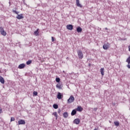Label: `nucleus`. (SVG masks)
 <instances>
[{"instance_id":"nucleus-1","label":"nucleus","mask_w":130,"mask_h":130,"mask_svg":"<svg viewBox=\"0 0 130 130\" xmlns=\"http://www.w3.org/2000/svg\"><path fill=\"white\" fill-rule=\"evenodd\" d=\"M12 12L14 14H16V15H17V16L16 17V18L18 19V20H21V19H23L24 18V16H23V14H18L19 13V12L16 11V10H12Z\"/></svg>"},{"instance_id":"nucleus-2","label":"nucleus","mask_w":130,"mask_h":130,"mask_svg":"<svg viewBox=\"0 0 130 130\" xmlns=\"http://www.w3.org/2000/svg\"><path fill=\"white\" fill-rule=\"evenodd\" d=\"M77 54L78 56V57L80 59H82L83 57H84V55L83 54V52L81 51V50H77Z\"/></svg>"},{"instance_id":"nucleus-3","label":"nucleus","mask_w":130,"mask_h":130,"mask_svg":"<svg viewBox=\"0 0 130 130\" xmlns=\"http://www.w3.org/2000/svg\"><path fill=\"white\" fill-rule=\"evenodd\" d=\"M109 47H110V44L108 43L104 44L103 46V48L105 49V50H107Z\"/></svg>"},{"instance_id":"nucleus-4","label":"nucleus","mask_w":130,"mask_h":130,"mask_svg":"<svg viewBox=\"0 0 130 130\" xmlns=\"http://www.w3.org/2000/svg\"><path fill=\"white\" fill-rule=\"evenodd\" d=\"M0 32L1 35L3 36H6V35H7V32L5 31V29H4L3 27H0Z\"/></svg>"},{"instance_id":"nucleus-5","label":"nucleus","mask_w":130,"mask_h":130,"mask_svg":"<svg viewBox=\"0 0 130 130\" xmlns=\"http://www.w3.org/2000/svg\"><path fill=\"white\" fill-rule=\"evenodd\" d=\"M75 101V98L74 96L71 95L70 98L68 100V103H72V102H74Z\"/></svg>"},{"instance_id":"nucleus-6","label":"nucleus","mask_w":130,"mask_h":130,"mask_svg":"<svg viewBox=\"0 0 130 130\" xmlns=\"http://www.w3.org/2000/svg\"><path fill=\"white\" fill-rule=\"evenodd\" d=\"M57 98L58 99H62V98H63V94L60 92H58L57 95Z\"/></svg>"},{"instance_id":"nucleus-7","label":"nucleus","mask_w":130,"mask_h":130,"mask_svg":"<svg viewBox=\"0 0 130 130\" xmlns=\"http://www.w3.org/2000/svg\"><path fill=\"white\" fill-rule=\"evenodd\" d=\"M26 123V122L25 121V120L21 119L20 120L18 121V124H25Z\"/></svg>"},{"instance_id":"nucleus-8","label":"nucleus","mask_w":130,"mask_h":130,"mask_svg":"<svg viewBox=\"0 0 130 130\" xmlns=\"http://www.w3.org/2000/svg\"><path fill=\"white\" fill-rule=\"evenodd\" d=\"M73 28V26L72 24H69L67 26V29L68 30H72Z\"/></svg>"},{"instance_id":"nucleus-9","label":"nucleus","mask_w":130,"mask_h":130,"mask_svg":"<svg viewBox=\"0 0 130 130\" xmlns=\"http://www.w3.org/2000/svg\"><path fill=\"white\" fill-rule=\"evenodd\" d=\"M78 33H81L83 31V29L81 27L78 26L76 29Z\"/></svg>"},{"instance_id":"nucleus-10","label":"nucleus","mask_w":130,"mask_h":130,"mask_svg":"<svg viewBox=\"0 0 130 130\" xmlns=\"http://www.w3.org/2000/svg\"><path fill=\"white\" fill-rule=\"evenodd\" d=\"M25 67H26V65L24 63H22L18 66V69H24Z\"/></svg>"},{"instance_id":"nucleus-11","label":"nucleus","mask_w":130,"mask_h":130,"mask_svg":"<svg viewBox=\"0 0 130 130\" xmlns=\"http://www.w3.org/2000/svg\"><path fill=\"white\" fill-rule=\"evenodd\" d=\"M74 123H75L76 124H79L80 123V119H75L74 121Z\"/></svg>"},{"instance_id":"nucleus-12","label":"nucleus","mask_w":130,"mask_h":130,"mask_svg":"<svg viewBox=\"0 0 130 130\" xmlns=\"http://www.w3.org/2000/svg\"><path fill=\"white\" fill-rule=\"evenodd\" d=\"M76 5L79 8H82V5L80 4V0H76Z\"/></svg>"},{"instance_id":"nucleus-13","label":"nucleus","mask_w":130,"mask_h":130,"mask_svg":"<svg viewBox=\"0 0 130 130\" xmlns=\"http://www.w3.org/2000/svg\"><path fill=\"white\" fill-rule=\"evenodd\" d=\"M77 114V110L74 109L71 112V115L72 116H74V115H75Z\"/></svg>"},{"instance_id":"nucleus-14","label":"nucleus","mask_w":130,"mask_h":130,"mask_svg":"<svg viewBox=\"0 0 130 130\" xmlns=\"http://www.w3.org/2000/svg\"><path fill=\"white\" fill-rule=\"evenodd\" d=\"M63 116L64 118H67V117H69V114L68 113V112H64L63 114Z\"/></svg>"},{"instance_id":"nucleus-15","label":"nucleus","mask_w":130,"mask_h":130,"mask_svg":"<svg viewBox=\"0 0 130 130\" xmlns=\"http://www.w3.org/2000/svg\"><path fill=\"white\" fill-rule=\"evenodd\" d=\"M0 82L2 84H5V79L2 76H0Z\"/></svg>"},{"instance_id":"nucleus-16","label":"nucleus","mask_w":130,"mask_h":130,"mask_svg":"<svg viewBox=\"0 0 130 130\" xmlns=\"http://www.w3.org/2000/svg\"><path fill=\"white\" fill-rule=\"evenodd\" d=\"M100 72H101L102 76H104V68H101L100 69Z\"/></svg>"},{"instance_id":"nucleus-17","label":"nucleus","mask_w":130,"mask_h":130,"mask_svg":"<svg viewBox=\"0 0 130 130\" xmlns=\"http://www.w3.org/2000/svg\"><path fill=\"white\" fill-rule=\"evenodd\" d=\"M39 29H37L36 31H35L34 32L35 35H36V36H38V35H39Z\"/></svg>"},{"instance_id":"nucleus-18","label":"nucleus","mask_w":130,"mask_h":130,"mask_svg":"<svg viewBox=\"0 0 130 130\" xmlns=\"http://www.w3.org/2000/svg\"><path fill=\"white\" fill-rule=\"evenodd\" d=\"M76 110H77V111H80V112H81V111H82V110H83V109L82 108V107H81V106H78V107H77V108L76 109Z\"/></svg>"},{"instance_id":"nucleus-19","label":"nucleus","mask_w":130,"mask_h":130,"mask_svg":"<svg viewBox=\"0 0 130 130\" xmlns=\"http://www.w3.org/2000/svg\"><path fill=\"white\" fill-rule=\"evenodd\" d=\"M56 88H57L58 89H61V85H60V83H58L56 85Z\"/></svg>"},{"instance_id":"nucleus-20","label":"nucleus","mask_w":130,"mask_h":130,"mask_svg":"<svg viewBox=\"0 0 130 130\" xmlns=\"http://www.w3.org/2000/svg\"><path fill=\"white\" fill-rule=\"evenodd\" d=\"M114 123L116 126H119V122L118 121H115Z\"/></svg>"},{"instance_id":"nucleus-21","label":"nucleus","mask_w":130,"mask_h":130,"mask_svg":"<svg viewBox=\"0 0 130 130\" xmlns=\"http://www.w3.org/2000/svg\"><path fill=\"white\" fill-rule=\"evenodd\" d=\"M53 108H54V109H57V108H58V105H57V104H54L53 105Z\"/></svg>"},{"instance_id":"nucleus-22","label":"nucleus","mask_w":130,"mask_h":130,"mask_svg":"<svg viewBox=\"0 0 130 130\" xmlns=\"http://www.w3.org/2000/svg\"><path fill=\"white\" fill-rule=\"evenodd\" d=\"M52 115H54V116L56 117V119H57V112H55L53 113Z\"/></svg>"},{"instance_id":"nucleus-23","label":"nucleus","mask_w":130,"mask_h":130,"mask_svg":"<svg viewBox=\"0 0 130 130\" xmlns=\"http://www.w3.org/2000/svg\"><path fill=\"white\" fill-rule=\"evenodd\" d=\"M31 63H32V60H29L26 62V64H27V66H29V64H31Z\"/></svg>"},{"instance_id":"nucleus-24","label":"nucleus","mask_w":130,"mask_h":130,"mask_svg":"<svg viewBox=\"0 0 130 130\" xmlns=\"http://www.w3.org/2000/svg\"><path fill=\"white\" fill-rule=\"evenodd\" d=\"M56 82H57V83H59V82H60V79L59 78H56Z\"/></svg>"},{"instance_id":"nucleus-25","label":"nucleus","mask_w":130,"mask_h":130,"mask_svg":"<svg viewBox=\"0 0 130 130\" xmlns=\"http://www.w3.org/2000/svg\"><path fill=\"white\" fill-rule=\"evenodd\" d=\"M33 95L34 96H37V95H38V92H37V91H34Z\"/></svg>"},{"instance_id":"nucleus-26","label":"nucleus","mask_w":130,"mask_h":130,"mask_svg":"<svg viewBox=\"0 0 130 130\" xmlns=\"http://www.w3.org/2000/svg\"><path fill=\"white\" fill-rule=\"evenodd\" d=\"M11 121H15V118L11 117Z\"/></svg>"},{"instance_id":"nucleus-27","label":"nucleus","mask_w":130,"mask_h":130,"mask_svg":"<svg viewBox=\"0 0 130 130\" xmlns=\"http://www.w3.org/2000/svg\"><path fill=\"white\" fill-rule=\"evenodd\" d=\"M51 38H52V42H54L55 41L54 38L53 37H52Z\"/></svg>"},{"instance_id":"nucleus-28","label":"nucleus","mask_w":130,"mask_h":130,"mask_svg":"<svg viewBox=\"0 0 130 130\" xmlns=\"http://www.w3.org/2000/svg\"><path fill=\"white\" fill-rule=\"evenodd\" d=\"M61 112V110H60V109H58L57 111L58 113H59H59H60Z\"/></svg>"},{"instance_id":"nucleus-29","label":"nucleus","mask_w":130,"mask_h":130,"mask_svg":"<svg viewBox=\"0 0 130 130\" xmlns=\"http://www.w3.org/2000/svg\"><path fill=\"white\" fill-rule=\"evenodd\" d=\"M97 109H98V108H93V110H94V111H95V112L97 111Z\"/></svg>"},{"instance_id":"nucleus-30","label":"nucleus","mask_w":130,"mask_h":130,"mask_svg":"<svg viewBox=\"0 0 130 130\" xmlns=\"http://www.w3.org/2000/svg\"><path fill=\"white\" fill-rule=\"evenodd\" d=\"M3 113V110L0 108V113Z\"/></svg>"},{"instance_id":"nucleus-31","label":"nucleus","mask_w":130,"mask_h":130,"mask_svg":"<svg viewBox=\"0 0 130 130\" xmlns=\"http://www.w3.org/2000/svg\"><path fill=\"white\" fill-rule=\"evenodd\" d=\"M127 67L128 69H130V64H128L127 66Z\"/></svg>"},{"instance_id":"nucleus-32","label":"nucleus","mask_w":130,"mask_h":130,"mask_svg":"<svg viewBox=\"0 0 130 130\" xmlns=\"http://www.w3.org/2000/svg\"><path fill=\"white\" fill-rule=\"evenodd\" d=\"M105 30H108V28L107 27H105Z\"/></svg>"},{"instance_id":"nucleus-33","label":"nucleus","mask_w":130,"mask_h":130,"mask_svg":"<svg viewBox=\"0 0 130 130\" xmlns=\"http://www.w3.org/2000/svg\"><path fill=\"white\" fill-rule=\"evenodd\" d=\"M94 130H98V129L96 128H95Z\"/></svg>"},{"instance_id":"nucleus-34","label":"nucleus","mask_w":130,"mask_h":130,"mask_svg":"<svg viewBox=\"0 0 130 130\" xmlns=\"http://www.w3.org/2000/svg\"><path fill=\"white\" fill-rule=\"evenodd\" d=\"M105 130H106V128H105Z\"/></svg>"}]
</instances>
